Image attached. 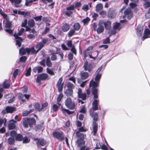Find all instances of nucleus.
I'll return each mask as SVG.
<instances>
[{
  "label": "nucleus",
  "instance_id": "f257e3e1",
  "mask_svg": "<svg viewBox=\"0 0 150 150\" xmlns=\"http://www.w3.org/2000/svg\"><path fill=\"white\" fill-rule=\"evenodd\" d=\"M102 69V67L101 66L98 69L96 72V76L95 78V81H94L93 80H92L89 84L90 87H92L91 89V91L95 98L98 97L97 94L98 89L96 88L99 86L100 80L101 76V73L100 72V71Z\"/></svg>",
  "mask_w": 150,
  "mask_h": 150
},
{
  "label": "nucleus",
  "instance_id": "f03ea898",
  "mask_svg": "<svg viewBox=\"0 0 150 150\" xmlns=\"http://www.w3.org/2000/svg\"><path fill=\"white\" fill-rule=\"evenodd\" d=\"M90 115L93 118V120L95 121L98 120V115L96 113H95L94 112L92 111V110L91 109L90 110ZM98 125L96 122H93V134L95 135L97 132L98 130Z\"/></svg>",
  "mask_w": 150,
  "mask_h": 150
},
{
  "label": "nucleus",
  "instance_id": "7ed1b4c3",
  "mask_svg": "<svg viewBox=\"0 0 150 150\" xmlns=\"http://www.w3.org/2000/svg\"><path fill=\"white\" fill-rule=\"evenodd\" d=\"M25 29L21 28L18 33L17 34H15L13 36L15 37L16 40V45H18L19 47H20L21 45V42L23 40L22 38L19 37L23 35L25 32Z\"/></svg>",
  "mask_w": 150,
  "mask_h": 150
},
{
  "label": "nucleus",
  "instance_id": "20e7f679",
  "mask_svg": "<svg viewBox=\"0 0 150 150\" xmlns=\"http://www.w3.org/2000/svg\"><path fill=\"white\" fill-rule=\"evenodd\" d=\"M77 147L79 149V150H89L90 148L87 147L86 148L85 141L84 140L80 139H78L76 141Z\"/></svg>",
  "mask_w": 150,
  "mask_h": 150
},
{
  "label": "nucleus",
  "instance_id": "39448f33",
  "mask_svg": "<svg viewBox=\"0 0 150 150\" xmlns=\"http://www.w3.org/2000/svg\"><path fill=\"white\" fill-rule=\"evenodd\" d=\"M65 103L66 106L69 109L73 110L74 109L75 107V103L72 101L70 98H67L65 101Z\"/></svg>",
  "mask_w": 150,
  "mask_h": 150
},
{
  "label": "nucleus",
  "instance_id": "423d86ee",
  "mask_svg": "<svg viewBox=\"0 0 150 150\" xmlns=\"http://www.w3.org/2000/svg\"><path fill=\"white\" fill-rule=\"evenodd\" d=\"M52 134L54 138L62 141L64 139V135L62 132H53Z\"/></svg>",
  "mask_w": 150,
  "mask_h": 150
},
{
  "label": "nucleus",
  "instance_id": "0eeeda50",
  "mask_svg": "<svg viewBox=\"0 0 150 150\" xmlns=\"http://www.w3.org/2000/svg\"><path fill=\"white\" fill-rule=\"evenodd\" d=\"M125 15L123 16L124 18L125 17H127L128 20H130L132 17L133 13L131 8H128L126 9L124 11Z\"/></svg>",
  "mask_w": 150,
  "mask_h": 150
},
{
  "label": "nucleus",
  "instance_id": "6e6552de",
  "mask_svg": "<svg viewBox=\"0 0 150 150\" xmlns=\"http://www.w3.org/2000/svg\"><path fill=\"white\" fill-rule=\"evenodd\" d=\"M11 27L12 24L11 22L7 21L4 28L5 31L9 34L12 33L13 30L11 29Z\"/></svg>",
  "mask_w": 150,
  "mask_h": 150
},
{
  "label": "nucleus",
  "instance_id": "1a4fd4ad",
  "mask_svg": "<svg viewBox=\"0 0 150 150\" xmlns=\"http://www.w3.org/2000/svg\"><path fill=\"white\" fill-rule=\"evenodd\" d=\"M48 76V75L46 73H43L38 74L37 76L36 81L38 83H40L41 81L45 80Z\"/></svg>",
  "mask_w": 150,
  "mask_h": 150
},
{
  "label": "nucleus",
  "instance_id": "9d476101",
  "mask_svg": "<svg viewBox=\"0 0 150 150\" xmlns=\"http://www.w3.org/2000/svg\"><path fill=\"white\" fill-rule=\"evenodd\" d=\"M93 49V47H92L90 46L83 51V59L84 60L86 57L88 56H89V55H91L90 54L92 52Z\"/></svg>",
  "mask_w": 150,
  "mask_h": 150
},
{
  "label": "nucleus",
  "instance_id": "9b49d317",
  "mask_svg": "<svg viewBox=\"0 0 150 150\" xmlns=\"http://www.w3.org/2000/svg\"><path fill=\"white\" fill-rule=\"evenodd\" d=\"M42 41L39 42L37 45V47L39 48L40 50L45 45V44L48 42V38H41Z\"/></svg>",
  "mask_w": 150,
  "mask_h": 150
},
{
  "label": "nucleus",
  "instance_id": "f8f14e48",
  "mask_svg": "<svg viewBox=\"0 0 150 150\" xmlns=\"http://www.w3.org/2000/svg\"><path fill=\"white\" fill-rule=\"evenodd\" d=\"M103 22L99 20L98 23V27L96 29L98 34H100L103 32L104 30V27L103 25Z\"/></svg>",
  "mask_w": 150,
  "mask_h": 150
},
{
  "label": "nucleus",
  "instance_id": "ddd939ff",
  "mask_svg": "<svg viewBox=\"0 0 150 150\" xmlns=\"http://www.w3.org/2000/svg\"><path fill=\"white\" fill-rule=\"evenodd\" d=\"M36 50H35L34 47L30 48H27L28 49V54H36L40 50L39 48L37 47V45L35 47Z\"/></svg>",
  "mask_w": 150,
  "mask_h": 150
},
{
  "label": "nucleus",
  "instance_id": "4468645a",
  "mask_svg": "<svg viewBox=\"0 0 150 150\" xmlns=\"http://www.w3.org/2000/svg\"><path fill=\"white\" fill-rule=\"evenodd\" d=\"M62 78H60L58 81L57 84V86L58 88V91L59 92H61L62 91L64 83H62Z\"/></svg>",
  "mask_w": 150,
  "mask_h": 150
},
{
  "label": "nucleus",
  "instance_id": "2eb2a0df",
  "mask_svg": "<svg viewBox=\"0 0 150 150\" xmlns=\"http://www.w3.org/2000/svg\"><path fill=\"white\" fill-rule=\"evenodd\" d=\"M74 8V5H71L66 8L65 14L66 15L69 16L73 13V11Z\"/></svg>",
  "mask_w": 150,
  "mask_h": 150
},
{
  "label": "nucleus",
  "instance_id": "dca6fc26",
  "mask_svg": "<svg viewBox=\"0 0 150 150\" xmlns=\"http://www.w3.org/2000/svg\"><path fill=\"white\" fill-rule=\"evenodd\" d=\"M88 62L86 60V62L84 63L83 67L85 71L91 72L93 69V66L91 64H88Z\"/></svg>",
  "mask_w": 150,
  "mask_h": 150
},
{
  "label": "nucleus",
  "instance_id": "f3484780",
  "mask_svg": "<svg viewBox=\"0 0 150 150\" xmlns=\"http://www.w3.org/2000/svg\"><path fill=\"white\" fill-rule=\"evenodd\" d=\"M30 96V94H23L21 93H19L18 94V98L19 99H21L22 101L23 102L25 101V99H23L24 97H25L26 99H28L29 97Z\"/></svg>",
  "mask_w": 150,
  "mask_h": 150
},
{
  "label": "nucleus",
  "instance_id": "a211bd4d",
  "mask_svg": "<svg viewBox=\"0 0 150 150\" xmlns=\"http://www.w3.org/2000/svg\"><path fill=\"white\" fill-rule=\"evenodd\" d=\"M100 21H102L103 22V25H104L105 28L106 30H109L111 27V23L109 21H104L103 20H100Z\"/></svg>",
  "mask_w": 150,
  "mask_h": 150
},
{
  "label": "nucleus",
  "instance_id": "6ab92c4d",
  "mask_svg": "<svg viewBox=\"0 0 150 150\" xmlns=\"http://www.w3.org/2000/svg\"><path fill=\"white\" fill-rule=\"evenodd\" d=\"M34 141L37 140L36 142V144L38 145H40L44 146L46 144V142L43 139H38V138L35 139Z\"/></svg>",
  "mask_w": 150,
  "mask_h": 150
},
{
  "label": "nucleus",
  "instance_id": "aec40b11",
  "mask_svg": "<svg viewBox=\"0 0 150 150\" xmlns=\"http://www.w3.org/2000/svg\"><path fill=\"white\" fill-rule=\"evenodd\" d=\"M93 98L95 99L94 100L92 103V108L93 110H98V104L99 102V100L96 99H96V98H95L94 97ZM98 98V97L97 98Z\"/></svg>",
  "mask_w": 150,
  "mask_h": 150
},
{
  "label": "nucleus",
  "instance_id": "412c9836",
  "mask_svg": "<svg viewBox=\"0 0 150 150\" xmlns=\"http://www.w3.org/2000/svg\"><path fill=\"white\" fill-rule=\"evenodd\" d=\"M150 34V30L148 29H146L144 30L143 37L142 38L143 40H144L145 39L149 37Z\"/></svg>",
  "mask_w": 150,
  "mask_h": 150
},
{
  "label": "nucleus",
  "instance_id": "4be33fe9",
  "mask_svg": "<svg viewBox=\"0 0 150 150\" xmlns=\"http://www.w3.org/2000/svg\"><path fill=\"white\" fill-rule=\"evenodd\" d=\"M16 121H14L13 120H11L8 125V127L10 129H13L15 127V123Z\"/></svg>",
  "mask_w": 150,
  "mask_h": 150
},
{
  "label": "nucleus",
  "instance_id": "5701e85b",
  "mask_svg": "<svg viewBox=\"0 0 150 150\" xmlns=\"http://www.w3.org/2000/svg\"><path fill=\"white\" fill-rule=\"evenodd\" d=\"M143 28L141 27H138L136 29V33L138 37H141L143 33Z\"/></svg>",
  "mask_w": 150,
  "mask_h": 150
},
{
  "label": "nucleus",
  "instance_id": "b1692460",
  "mask_svg": "<svg viewBox=\"0 0 150 150\" xmlns=\"http://www.w3.org/2000/svg\"><path fill=\"white\" fill-rule=\"evenodd\" d=\"M11 3H14V5L16 7H20L21 6V5L19 4L21 2L22 0H10Z\"/></svg>",
  "mask_w": 150,
  "mask_h": 150
},
{
  "label": "nucleus",
  "instance_id": "393cba45",
  "mask_svg": "<svg viewBox=\"0 0 150 150\" xmlns=\"http://www.w3.org/2000/svg\"><path fill=\"white\" fill-rule=\"evenodd\" d=\"M33 71L35 73H40L42 71L43 68L40 66L36 67L33 68Z\"/></svg>",
  "mask_w": 150,
  "mask_h": 150
},
{
  "label": "nucleus",
  "instance_id": "a878e982",
  "mask_svg": "<svg viewBox=\"0 0 150 150\" xmlns=\"http://www.w3.org/2000/svg\"><path fill=\"white\" fill-rule=\"evenodd\" d=\"M16 108L13 107L7 106L6 108V110L7 113H12L15 110Z\"/></svg>",
  "mask_w": 150,
  "mask_h": 150
},
{
  "label": "nucleus",
  "instance_id": "bb28decb",
  "mask_svg": "<svg viewBox=\"0 0 150 150\" xmlns=\"http://www.w3.org/2000/svg\"><path fill=\"white\" fill-rule=\"evenodd\" d=\"M70 28L69 25L67 23H65L62 27V30L64 32L68 31Z\"/></svg>",
  "mask_w": 150,
  "mask_h": 150
},
{
  "label": "nucleus",
  "instance_id": "cd10ccee",
  "mask_svg": "<svg viewBox=\"0 0 150 150\" xmlns=\"http://www.w3.org/2000/svg\"><path fill=\"white\" fill-rule=\"evenodd\" d=\"M76 137L80 139L84 140L85 137L84 134L80 132L79 131H77L76 132Z\"/></svg>",
  "mask_w": 150,
  "mask_h": 150
},
{
  "label": "nucleus",
  "instance_id": "c85d7f7f",
  "mask_svg": "<svg viewBox=\"0 0 150 150\" xmlns=\"http://www.w3.org/2000/svg\"><path fill=\"white\" fill-rule=\"evenodd\" d=\"M73 93V90L71 89H67L64 92V93L67 96H72Z\"/></svg>",
  "mask_w": 150,
  "mask_h": 150
},
{
  "label": "nucleus",
  "instance_id": "c756f323",
  "mask_svg": "<svg viewBox=\"0 0 150 150\" xmlns=\"http://www.w3.org/2000/svg\"><path fill=\"white\" fill-rule=\"evenodd\" d=\"M81 76L82 79H87L88 76V74L86 72H81Z\"/></svg>",
  "mask_w": 150,
  "mask_h": 150
},
{
  "label": "nucleus",
  "instance_id": "7c9ffc66",
  "mask_svg": "<svg viewBox=\"0 0 150 150\" xmlns=\"http://www.w3.org/2000/svg\"><path fill=\"white\" fill-rule=\"evenodd\" d=\"M63 97V94L61 93L59 95L57 98V103L60 106L61 105V102L62 98Z\"/></svg>",
  "mask_w": 150,
  "mask_h": 150
},
{
  "label": "nucleus",
  "instance_id": "2f4dec72",
  "mask_svg": "<svg viewBox=\"0 0 150 150\" xmlns=\"http://www.w3.org/2000/svg\"><path fill=\"white\" fill-rule=\"evenodd\" d=\"M98 54V51H95L93 52V56L92 55H89V57L95 59L97 57Z\"/></svg>",
  "mask_w": 150,
  "mask_h": 150
},
{
  "label": "nucleus",
  "instance_id": "473e14b6",
  "mask_svg": "<svg viewBox=\"0 0 150 150\" xmlns=\"http://www.w3.org/2000/svg\"><path fill=\"white\" fill-rule=\"evenodd\" d=\"M35 24L34 20L33 19L29 20L28 21V25L30 28L33 27Z\"/></svg>",
  "mask_w": 150,
  "mask_h": 150
},
{
  "label": "nucleus",
  "instance_id": "72a5a7b5",
  "mask_svg": "<svg viewBox=\"0 0 150 150\" xmlns=\"http://www.w3.org/2000/svg\"><path fill=\"white\" fill-rule=\"evenodd\" d=\"M103 8V4L101 3L98 4L96 6V11L98 12L102 10Z\"/></svg>",
  "mask_w": 150,
  "mask_h": 150
},
{
  "label": "nucleus",
  "instance_id": "f704fd0d",
  "mask_svg": "<svg viewBox=\"0 0 150 150\" xmlns=\"http://www.w3.org/2000/svg\"><path fill=\"white\" fill-rule=\"evenodd\" d=\"M26 52L28 53L27 48L25 49L21 48L19 50V53L21 54H24Z\"/></svg>",
  "mask_w": 150,
  "mask_h": 150
},
{
  "label": "nucleus",
  "instance_id": "c9c22d12",
  "mask_svg": "<svg viewBox=\"0 0 150 150\" xmlns=\"http://www.w3.org/2000/svg\"><path fill=\"white\" fill-rule=\"evenodd\" d=\"M74 29L75 30H78L80 28V25L78 23H76L74 24L73 25Z\"/></svg>",
  "mask_w": 150,
  "mask_h": 150
},
{
  "label": "nucleus",
  "instance_id": "e433bc0d",
  "mask_svg": "<svg viewBox=\"0 0 150 150\" xmlns=\"http://www.w3.org/2000/svg\"><path fill=\"white\" fill-rule=\"evenodd\" d=\"M34 107L36 110L39 111V112L41 111V108L40 105L38 103L35 104Z\"/></svg>",
  "mask_w": 150,
  "mask_h": 150
},
{
  "label": "nucleus",
  "instance_id": "4c0bfd02",
  "mask_svg": "<svg viewBox=\"0 0 150 150\" xmlns=\"http://www.w3.org/2000/svg\"><path fill=\"white\" fill-rule=\"evenodd\" d=\"M120 23H115L114 24L113 28L115 29L116 30H119L120 29Z\"/></svg>",
  "mask_w": 150,
  "mask_h": 150
},
{
  "label": "nucleus",
  "instance_id": "58836bf2",
  "mask_svg": "<svg viewBox=\"0 0 150 150\" xmlns=\"http://www.w3.org/2000/svg\"><path fill=\"white\" fill-rule=\"evenodd\" d=\"M46 64L49 67H51L52 66V64L49 57H47L46 59Z\"/></svg>",
  "mask_w": 150,
  "mask_h": 150
},
{
  "label": "nucleus",
  "instance_id": "ea45409f",
  "mask_svg": "<svg viewBox=\"0 0 150 150\" xmlns=\"http://www.w3.org/2000/svg\"><path fill=\"white\" fill-rule=\"evenodd\" d=\"M61 110L64 113H67L68 114L70 115L72 113V112L69 111L68 109L64 108L62 107L61 108Z\"/></svg>",
  "mask_w": 150,
  "mask_h": 150
},
{
  "label": "nucleus",
  "instance_id": "a19ab883",
  "mask_svg": "<svg viewBox=\"0 0 150 150\" xmlns=\"http://www.w3.org/2000/svg\"><path fill=\"white\" fill-rule=\"evenodd\" d=\"M34 109H31L29 111H24L22 114V116H26L29 114L30 113L33 112Z\"/></svg>",
  "mask_w": 150,
  "mask_h": 150
},
{
  "label": "nucleus",
  "instance_id": "79ce46f5",
  "mask_svg": "<svg viewBox=\"0 0 150 150\" xmlns=\"http://www.w3.org/2000/svg\"><path fill=\"white\" fill-rule=\"evenodd\" d=\"M23 125L25 127H28V125H30L29 121L28 119L25 120L23 121Z\"/></svg>",
  "mask_w": 150,
  "mask_h": 150
},
{
  "label": "nucleus",
  "instance_id": "37998d69",
  "mask_svg": "<svg viewBox=\"0 0 150 150\" xmlns=\"http://www.w3.org/2000/svg\"><path fill=\"white\" fill-rule=\"evenodd\" d=\"M21 73L20 70L18 69H16L14 71L13 76L14 78H16L17 75Z\"/></svg>",
  "mask_w": 150,
  "mask_h": 150
},
{
  "label": "nucleus",
  "instance_id": "c03bdc74",
  "mask_svg": "<svg viewBox=\"0 0 150 150\" xmlns=\"http://www.w3.org/2000/svg\"><path fill=\"white\" fill-rule=\"evenodd\" d=\"M23 138L22 135L20 134H18L16 137V139L19 141H22Z\"/></svg>",
  "mask_w": 150,
  "mask_h": 150
},
{
  "label": "nucleus",
  "instance_id": "a18cd8bd",
  "mask_svg": "<svg viewBox=\"0 0 150 150\" xmlns=\"http://www.w3.org/2000/svg\"><path fill=\"white\" fill-rule=\"evenodd\" d=\"M10 86V84L7 81H5L3 83V87L4 88H8Z\"/></svg>",
  "mask_w": 150,
  "mask_h": 150
},
{
  "label": "nucleus",
  "instance_id": "49530a36",
  "mask_svg": "<svg viewBox=\"0 0 150 150\" xmlns=\"http://www.w3.org/2000/svg\"><path fill=\"white\" fill-rule=\"evenodd\" d=\"M67 86L68 88L71 89L74 88V86L70 82H68L67 84Z\"/></svg>",
  "mask_w": 150,
  "mask_h": 150
},
{
  "label": "nucleus",
  "instance_id": "de8ad7c7",
  "mask_svg": "<svg viewBox=\"0 0 150 150\" xmlns=\"http://www.w3.org/2000/svg\"><path fill=\"white\" fill-rule=\"evenodd\" d=\"M46 70L47 72L49 74L51 75H54V72L51 69L47 68Z\"/></svg>",
  "mask_w": 150,
  "mask_h": 150
},
{
  "label": "nucleus",
  "instance_id": "09e8293b",
  "mask_svg": "<svg viewBox=\"0 0 150 150\" xmlns=\"http://www.w3.org/2000/svg\"><path fill=\"white\" fill-rule=\"evenodd\" d=\"M25 5L27 6L31 5V3L33 2V0H25Z\"/></svg>",
  "mask_w": 150,
  "mask_h": 150
},
{
  "label": "nucleus",
  "instance_id": "8fccbe9b",
  "mask_svg": "<svg viewBox=\"0 0 150 150\" xmlns=\"http://www.w3.org/2000/svg\"><path fill=\"white\" fill-rule=\"evenodd\" d=\"M90 21V18L88 17H86V18L83 19L82 21L84 25L87 24Z\"/></svg>",
  "mask_w": 150,
  "mask_h": 150
},
{
  "label": "nucleus",
  "instance_id": "3c124183",
  "mask_svg": "<svg viewBox=\"0 0 150 150\" xmlns=\"http://www.w3.org/2000/svg\"><path fill=\"white\" fill-rule=\"evenodd\" d=\"M79 98H81L83 100H85L86 99V93H82L79 95L78 96Z\"/></svg>",
  "mask_w": 150,
  "mask_h": 150
},
{
  "label": "nucleus",
  "instance_id": "603ef678",
  "mask_svg": "<svg viewBox=\"0 0 150 150\" xmlns=\"http://www.w3.org/2000/svg\"><path fill=\"white\" fill-rule=\"evenodd\" d=\"M75 30L74 29L71 30L68 33V36L69 37H71L74 33Z\"/></svg>",
  "mask_w": 150,
  "mask_h": 150
},
{
  "label": "nucleus",
  "instance_id": "864d4df0",
  "mask_svg": "<svg viewBox=\"0 0 150 150\" xmlns=\"http://www.w3.org/2000/svg\"><path fill=\"white\" fill-rule=\"evenodd\" d=\"M117 32V30L113 29L108 32V34L110 35V36L112 35H115Z\"/></svg>",
  "mask_w": 150,
  "mask_h": 150
},
{
  "label": "nucleus",
  "instance_id": "5fc2aeb1",
  "mask_svg": "<svg viewBox=\"0 0 150 150\" xmlns=\"http://www.w3.org/2000/svg\"><path fill=\"white\" fill-rule=\"evenodd\" d=\"M115 16V13L113 12L109 13L108 14V17L109 18H114Z\"/></svg>",
  "mask_w": 150,
  "mask_h": 150
},
{
  "label": "nucleus",
  "instance_id": "6e6d98bb",
  "mask_svg": "<svg viewBox=\"0 0 150 150\" xmlns=\"http://www.w3.org/2000/svg\"><path fill=\"white\" fill-rule=\"evenodd\" d=\"M48 106V103L47 102H45L43 103L42 105V107H41V111L43 110H45L46 109V108Z\"/></svg>",
  "mask_w": 150,
  "mask_h": 150
},
{
  "label": "nucleus",
  "instance_id": "4d7b16f0",
  "mask_svg": "<svg viewBox=\"0 0 150 150\" xmlns=\"http://www.w3.org/2000/svg\"><path fill=\"white\" fill-rule=\"evenodd\" d=\"M15 141V139L13 138L10 137L8 139V142L10 144H13Z\"/></svg>",
  "mask_w": 150,
  "mask_h": 150
},
{
  "label": "nucleus",
  "instance_id": "13d9d810",
  "mask_svg": "<svg viewBox=\"0 0 150 150\" xmlns=\"http://www.w3.org/2000/svg\"><path fill=\"white\" fill-rule=\"evenodd\" d=\"M30 123V126L31 127L32 125L34 124L35 122V120L34 118H32L30 119H28Z\"/></svg>",
  "mask_w": 150,
  "mask_h": 150
},
{
  "label": "nucleus",
  "instance_id": "bf43d9fd",
  "mask_svg": "<svg viewBox=\"0 0 150 150\" xmlns=\"http://www.w3.org/2000/svg\"><path fill=\"white\" fill-rule=\"evenodd\" d=\"M81 5V4L80 2H74L73 5H74L75 8L80 7Z\"/></svg>",
  "mask_w": 150,
  "mask_h": 150
},
{
  "label": "nucleus",
  "instance_id": "052dcab7",
  "mask_svg": "<svg viewBox=\"0 0 150 150\" xmlns=\"http://www.w3.org/2000/svg\"><path fill=\"white\" fill-rule=\"evenodd\" d=\"M6 122V121L5 119H0V127L2 126V124L4 123V125H5Z\"/></svg>",
  "mask_w": 150,
  "mask_h": 150
},
{
  "label": "nucleus",
  "instance_id": "680f3d73",
  "mask_svg": "<svg viewBox=\"0 0 150 150\" xmlns=\"http://www.w3.org/2000/svg\"><path fill=\"white\" fill-rule=\"evenodd\" d=\"M145 17L146 18H150V8L148 10L147 13L145 15Z\"/></svg>",
  "mask_w": 150,
  "mask_h": 150
},
{
  "label": "nucleus",
  "instance_id": "e2e57ef3",
  "mask_svg": "<svg viewBox=\"0 0 150 150\" xmlns=\"http://www.w3.org/2000/svg\"><path fill=\"white\" fill-rule=\"evenodd\" d=\"M31 71V68L30 67L28 68V70H27L26 73L25 74V75L26 76H30V73Z\"/></svg>",
  "mask_w": 150,
  "mask_h": 150
},
{
  "label": "nucleus",
  "instance_id": "0e129e2a",
  "mask_svg": "<svg viewBox=\"0 0 150 150\" xmlns=\"http://www.w3.org/2000/svg\"><path fill=\"white\" fill-rule=\"evenodd\" d=\"M42 16H39L34 17L33 18L36 21H40L41 20V18Z\"/></svg>",
  "mask_w": 150,
  "mask_h": 150
},
{
  "label": "nucleus",
  "instance_id": "69168bd1",
  "mask_svg": "<svg viewBox=\"0 0 150 150\" xmlns=\"http://www.w3.org/2000/svg\"><path fill=\"white\" fill-rule=\"evenodd\" d=\"M27 59V57L26 56H22L20 58V60L21 62H25Z\"/></svg>",
  "mask_w": 150,
  "mask_h": 150
},
{
  "label": "nucleus",
  "instance_id": "338daca9",
  "mask_svg": "<svg viewBox=\"0 0 150 150\" xmlns=\"http://www.w3.org/2000/svg\"><path fill=\"white\" fill-rule=\"evenodd\" d=\"M88 5H84L82 7V9L85 11H87L88 9Z\"/></svg>",
  "mask_w": 150,
  "mask_h": 150
},
{
  "label": "nucleus",
  "instance_id": "774afa93",
  "mask_svg": "<svg viewBox=\"0 0 150 150\" xmlns=\"http://www.w3.org/2000/svg\"><path fill=\"white\" fill-rule=\"evenodd\" d=\"M71 52L76 55V51L74 45H73L71 49Z\"/></svg>",
  "mask_w": 150,
  "mask_h": 150
}]
</instances>
